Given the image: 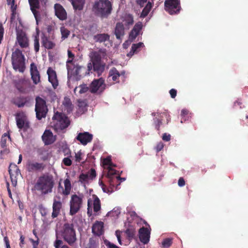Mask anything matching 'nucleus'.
Returning <instances> with one entry per match:
<instances>
[{
	"mask_svg": "<svg viewBox=\"0 0 248 248\" xmlns=\"http://www.w3.org/2000/svg\"><path fill=\"white\" fill-rule=\"evenodd\" d=\"M55 183L51 175H43L39 177L35 185V189L42 194H47L52 192Z\"/></svg>",
	"mask_w": 248,
	"mask_h": 248,
	"instance_id": "nucleus-1",
	"label": "nucleus"
},
{
	"mask_svg": "<svg viewBox=\"0 0 248 248\" xmlns=\"http://www.w3.org/2000/svg\"><path fill=\"white\" fill-rule=\"evenodd\" d=\"M112 4L108 0H99L94 2L93 11L96 16L107 17L111 13Z\"/></svg>",
	"mask_w": 248,
	"mask_h": 248,
	"instance_id": "nucleus-2",
	"label": "nucleus"
},
{
	"mask_svg": "<svg viewBox=\"0 0 248 248\" xmlns=\"http://www.w3.org/2000/svg\"><path fill=\"white\" fill-rule=\"evenodd\" d=\"M11 63L14 70L20 73H24L26 69L25 57L22 51L19 48H16L13 51Z\"/></svg>",
	"mask_w": 248,
	"mask_h": 248,
	"instance_id": "nucleus-3",
	"label": "nucleus"
},
{
	"mask_svg": "<svg viewBox=\"0 0 248 248\" xmlns=\"http://www.w3.org/2000/svg\"><path fill=\"white\" fill-rule=\"evenodd\" d=\"M63 240L70 246H73L77 241L76 232L73 223H64L61 231Z\"/></svg>",
	"mask_w": 248,
	"mask_h": 248,
	"instance_id": "nucleus-4",
	"label": "nucleus"
},
{
	"mask_svg": "<svg viewBox=\"0 0 248 248\" xmlns=\"http://www.w3.org/2000/svg\"><path fill=\"white\" fill-rule=\"evenodd\" d=\"M53 122L51 124L54 130L60 132L66 128L70 124V122L68 118L61 113L56 112L52 118Z\"/></svg>",
	"mask_w": 248,
	"mask_h": 248,
	"instance_id": "nucleus-5",
	"label": "nucleus"
},
{
	"mask_svg": "<svg viewBox=\"0 0 248 248\" xmlns=\"http://www.w3.org/2000/svg\"><path fill=\"white\" fill-rule=\"evenodd\" d=\"M35 111L36 112V118L38 120H41L45 118L48 111L46 101L39 96L35 98Z\"/></svg>",
	"mask_w": 248,
	"mask_h": 248,
	"instance_id": "nucleus-6",
	"label": "nucleus"
},
{
	"mask_svg": "<svg viewBox=\"0 0 248 248\" xmlns=\"http://www.w3.org/2000/svg\"><path fill=\"white\" fill-rule=\"evenodd\" d=\"M83 197V195L73 194L71 196L69 211L71 216L75 215L80 210L82 207Z\"/></svg>",
	"mask_w": 248,
	"mask_h": 248,
	"instance_id": "nucleus-7",
	"label": "nucleus"
},
{
	"mask_svg": "<svg viewBox=\"0 0 248 248\" xmlns=\"http://www.w3.org/2000/svg\"><path fill=\"white\" fill-rule=\"evenodd\" d=\"M106 88L105 80L101 78L99 79H94L90 85V92L92 93H102Z\"/></svg>",
	"mask_w": 248,
	"mask_h": 248,
	"instance_id": "nucleus-8",
	"label": "nucleus"
},
{
	"mask_svg": "<svg viewBox=\"0 0 248 248\" xmlns=\"http://www.w3.org/2000/svg\"><path fill=\"white\" fill-rule=\"evenodd\" d=\"M8 171L12 185L16 186L17 184V177L21 174L20 170L16 164L11 163L9 166Z\"/></svg>",
	"mask_w": 248,
	"mask_h": 248,
	"instance_id": "nucleus-9",
	"label": "nucleus"
},
{
	"mask_svg": "<svg viewBox=\"0 0 248 248\" xmlns=\"http://www.w3.org/2000/svg\"><path fill=\"white\" fill-rule=\"evenodd\" d=\"M16 122L17 127L20 129H24L27 130L30 127V124L27 119L26 116L22 113H17L16 115Z\"/></svg>",
	"mask_w": 248,
	"mask_h": 248,
	"instance_id": "nucleus-10",
	"label": "nucleus"
},
{
	"mask_svg": "<svg viewBox=\"0 0 248 248\" xmlns=\"http://www.w3.org/2000/svg\"><path fill=\"white\" fill-rule=\"evenodd\" d=\"M107 56L106 49L100 48L98 51H93L90 54L91 61L93 62H102V59Z\"/></svg>",
	"mask_w": 248,
	"mask_h": 248,
	"instance_id": "nucleus-11",
	"label": "nucleus"
},
{
	"mask_svg": "<svg viewBox=\"0 0 248 248\" xmlns=\"http://www.w3.org/2000/svg\"><path fill=\"white\" fill-rule=\"evenodd\" d=\"M93 138V135L88 132L79 133L76 138V140L83 145H86L91 142Z\"/></svg>",
	"mask_w": 248,
	"mask_h": 248,
	"instance_id": "nucleus-12",
	"label": "nucleus"
},
{
	"mask_svg": "<svg viewBox=\"0 0 248 248\" xmlns=\"http://www.w3.org/2000/svg\"><path fill=\"white\" fill-rule=\"evenodd\" d=\"M16 40L20 46L22 48H27L29 46L28 38L26 33L21 31L18 32L16 35Z\"/></svg>",
	"mask_w": 248,
	"mask_h": 248,
	"instance_id": "nucleus-13",
	"label": "nucleus"
},
{
	"mask_svg": "<svg viewBox=\"0 0 248 248\" xmlns=\"http://www.w3.org/2000/svg\"><path fill=\"white\" fill-rule=\"evenodd\" d=\"M47 74L49 82L51 83L54 89H56L58 86L59 82L56 71L49 67L47 70Z\"/></svg>",
	"mask_w": 248,
	"mask_h": 248,
	"instance_id": "nucleus-14",
	"label": "nucleus"
},
{
	"mask_svg": "<svg viewBox=\"0 0 248 248\" xmlns=\"http://www.w3.org/2000/svg\"><path fill=\"white\" fill-rule=\"evenodd\" d=\"M142 27V23L141 22H138L135 24L129 34V40L130 42L134 41L139 35Z\"/></svg>",
	"mask_w": 248,
	"mask_h": 248,
	"instance_id": "nucleus-15",
	"label": "nucleus"
},
{
	"mask_svg": "<svg viewBox=\"0 0 248 248\" xmlns=\"http://www.w3.org/2000/svg\"><path fill=\"white\" fill-rule=\"evenodd\" d=\"M55 14L61 20H65L67 18V13L62 5L56 3L54 5Z\"/></svg>",
	"mask_w": 248,
	"mask_h": 248,
	"instance_id": "nucleus-16",
	"label": "nucleus"
},
{
	"mask_svg": "<svg viewBox=\"0 0 248 248\" xmlns=\"http://www.w3.org/2000/svg\"><path fill=\"white\" fill-rule=\"evenodd\" d=\"M31 78L33 82L37 84L40 82V75L36 64L32 62L30 65Z\"/></svg>",
	"mask_w": 248,
	"mask_h": 248,
	"instance_id": "nucleus-17",
	"label": "nucleus"
},
{
	"mask_svg": "<svg viewBox=\"0 0 248 248\" xmlns=\"http://www.w3.org/2000/svg\"><path fill=\"white\" fill-rule=\"evenodd\" d=\"M46 165L43 163L29 162L27 165V169L30 172L41 171L44 170Z\"/></svg>",
	"mask_w": 248,
	"mask_h": 248,
	"instance_id": "nucleus-18",
	"label": "nucleus"
},
{
	"mask_svg": "<svg viewBox=\"0 0 248 248\" xmlns=\"http://www.w3.org/2000/svg\"><path fill=\"white\" fill-rule=\"evenodd\" d=\"M139 233L140 241L144 244L148 243L150 239V231L147 228L143 227L139 230Z\"/></svg>",
	"mask_w": 248,
	"mask_h": 248,
	"instance_id": "nucleus-19",
	"label": "nucleus"
},
{
	"mask_svg": "<svg viewBox=\"0 0 248 248\" xmlns=\"http://www.w3.org/2000/svg\"><path fill=\"white\" fill-rule=\"evenodd\" d=\"M30 4L31 10L33 13L34 17L35 18L37 24L38 22V15L39 14V12L36 10L39 9L40 5L39 1L38 0H28Z\"/></svg>",
	"mask_w": 248,
	"mask_h": 248,
	"instance_id": "nucleus-20",
	"label": "nucleus"
},
{
	"mask_svg": "<svg viewBox=\"0 0 248 248\" xmlns=\"http://www.w3.org/2000/svg\"><path fill=\"white\" fill-rule=\"evenodd\" d=\"M62 207V203L60 201L54 199L52 205V213L51 217L53 218L57 217L61 213Z\"/></svg>",
	"mask_w": 248,
	"mask_h": 248,
	"instance_id": "nucleus-21",
	"label": "nucleus"
},
{
	"mask_svg": "<svg viewBox=\"0 0 248 248\" xmlns=\"http://www.w3.org/2000/svg\"><path fill=\"white\" fill-rule=\"evenodd\" d=\"M92 232L97 236H100L104 233V223L96 221L92 227Z\"/></svg>",
	"mask_w": 248,
	"mask_h": 248,
	"instance_id": "nucleus-22",
	"label": "nucleus"
},
{
	"mask_svg": "<svg viewBox=\"0 0 248 248\" xmlns=\"http://www.w3.org/2000/svg\"><path fill=\"white\" fill-rule=\"evenodd\" d=\"M41 43L42 46L47 49H53L56 46L55 43L45 35L41 37Z\"/></svg>",
	"mask_w": 248,
	"mask_h": 248,
	"instance_id": "nucleus-23",
	"label": "nucleus"
},
{
	"mask_svg": "<svg viewBox=\"0 0 248 248\" xmlns=\"http://www.w3.org/2000/svg\"><path fill=\"white\" fill-rule=\"evenodd\" d=\"M42 140L45 145H50L55 140L52 133L50 130H46L42 137Z\"/></svg>",
	"mask_w": 248,
	"mask_h": 248,
	"instance_id": "nucleus-24",
	"label": "nucleus"
},
{
	"mask_svg": "<svg viewBox=\"0 0 248 248\" xmlns=\"http://www.w3.org/2000/svg\"><path fill=\"white\" fill-rule=\"evenodd\" d=\"M114 34L118 40H121L124 35V24L121 22H118L116 24L114 30Z\"/></svg>",
	"mask_w": 248,
	"mask_h": 248,
	"instance_id": "nucleus-25",
	"label": "nucleus"
},
{
	"mask_svg": "<svg viewBox=\"0 0 248 248\" xmlns=\"http://www.w3.org/2000/svg\"><path fill=\"white\" fill-rule=\"evenodd\" d=\"M95 42L99 43H105L106 42L109 41L110 35L108 33H97L93 37Z\"/></svg>",
	"mask_w": 248,
	"mask_h": 248,
	"instance_id": "nucleus-26",
	"label": "nucleus"
},
{
	"mask_svg": "<svg viewBox=\"0 0 248 248\" xmlns=\"http://www.w3.org/2000/svg\"><path fill=\"white\" fill-rule=\"evenodd\" d=\"M93 71L100 76L105 70L106 64L104 62H93Z\"/></svg>",
	"mask_w": 248,
	"mask_h": 248,
	"instance_id": "nucleus-27",
	"label": "nucleus"
},
{
	"mask_svg": "<svg viewBox=\"0 0 248 248\" xmlns=\"http://www.w3.org/2000/svg\"><path fill=\"white\" fill-rule=\"evenodd\" d=\"M144 46L143 43L139 42L137 44H133L132 45L130 51L127 53V56L131 57L134 53H137L140 51V48Z\"/></svg>",
	"mask_w": 248,
	"mask_h": 248,
	"instance_id": "nucleus-28",
	"label": "nucleus"
},
{
	"mask_svg": "<svg viewBox=\"0 0 248 248\" xmlns=\"http://www.w3.org/2000/svg\"><path fill=\"white\" fill-rule=\"evenodd\" d=\"M121 75L119 72L115 67L112 68L109 71L108 78H111L112 80L114 82H119V77Z\"/></svg>",
	"mask_w": 248,
	"mask_h": 248,
	"instance_id": "nucleus-29",
	"label": "nucleus"
},
{
	"mask_svg": "<svg viewBox=\"0 0 248 248\" xmlns=\"http://www.w3.org/2000/svg\"><path fill=\"white\" fill-rule=\"evenodd\" d=\"M181 10L180 0H171V15L178 14Z\"/></svg>",
	"mask_w": 248,
	"mask_h": 248,
	"instance_id": "nucleus-30",
	"label": "nucleus"
},
{
	"mask_svg": "<svg viewBox=\"0 0 248 248\" xmlns=\"http://www.w3.org/2000/svg\"><path fill=\"white\" fill-rule=\"evenodd\" d=\"M64 189L63 190L62 194L65 196H67L70 194L72 188L70 178L68 175H67V178L64 181Z\"/></svg>",
	"mask_w": 248,
	"mask_h": 248,
	"instance_id": "nucleus-31",
	"label": "nucleus"
},
{
	"mask_svg": "<svg viewBox=\"0 0 248 248\" xmlns=\"http://www.w3.org/2000/svg\"><path fill=\"white\" fill-rule=\"evenodd\" d=\"M73 8L76 10L81 11L85 4V0H70Z\"/></svg>",
	"mask_w": 248,
	"mask_h": 248,
	"instance_id": "nucleus-32",
	"label": "nucleus"
},
{
	"mask_svg": "<svg viewBox=\"0 0 248 248\" xmlns=\"http://www.w3.org/2000/svg\"><path fill=\"white\" fill-rule=\"evenodd\" d=\"M62 104L65 108V109L66 110L67 112L70 113L72 111L73 106L69 98L67 97H64Z\"/></svg>",
	"mask_w": 248,
	"mask_h": 248,
	"instance_id": "nucleus-33",
	"label": "nucleus"
},
{
	"mask_svg": "<svg viewBox=\"0 0 248 248\" xmlns=\"http://www.w3.org/2000/svg\"><path fill=\"white\" fill-rule=\"evenodd\" d=\"M93 208L94 212H97L101 209V202L98 197L95 195H93Z\"/></svg>",
	"mask_w": 248,
	"mask_h": 248,
	"instance_id": "nucleus-34",
	"label": "nucleus"
},
{
	"mask_svg": "<svg viewBox=\"0 0 248 248\" xmlns=\"http://www.w3.org/2000/svg\"><path fill=\"white\" fill-rule=\"evenodd\" d=\"M98 243L96 241V240L93 238H90L89 242L87 244L85 248H98Z\"/></svg>",
	"mask_w": 248,
	"mask_h": 248,
	"instance_id": "nucleus-35",
	"label": "nucleus"
},
{
	"mask_svg": "<svg viewBox=\"0 0 248 248\" xmlns=\"http://www.w3.org/2000/svg\"><path fill=\"white\" fill-rule=\"evenodd\" d=\"M190 113H189V111L186 108H184L181 110V123H183V122L186 121V120H188L189 117H190Z\"/></svg>",
	"mask_w": 248,
	"mask_h": 248,
	"instance_id": "nucleus-36",
	"label": "nucleus"
},
{
	"mask_svg": "<svg viewBox=\"0 0 248 248\" xmlns=\"http://www.w3.org/2000/svg\"><path fill=\"white\" fill-rule=\"evenodd\" d=\"M79 89V93L80 94L86 93L89 90L90 91V87H88L86 84H82L79 85L78 87H77L74 89V92Z\"/></svg>",
	"mask_w": 248,
	"mask_h": 248,
	"instance_id": "nucleus-37",
	"label": "nucleus"
},
{
	"mask_svg": "<svg viewBox=\"0 0 248 248\" xmlns=\"http://www.w3.org/2000/svg\"><path fill=\"white\" fill-rule=\"evenodd\" d=\"M63 241L62 240L56 239L54 243L55 248H69L67 245H62Z\"/></svg>",
	"mask_w": 248,
	"mask_h": 248,
	"instance_id": "nucleus-38",
	"label": "nucleus"
},
{
	"mask_svg": "<svg viewBox=\"0 0 248 248\" xmlns=\"http://www.w3.org/2000/svg\"><path fill=\"white\" fill-rule=\"evenodd\" d=\"M7 137H8L9 139H11L10 135L9 134L5 133L2 136V137L1 138L0 144L1 147L2 148L5 147L6 146Z\"/></svg>",
	"mask_w": 248,
	"mask_h": 248,
	"instance_id": "nucleus-39",
	"label": "nucleus"
},
{
	"mask_svg": "<svg viewBox=\"0 0 248 248\" xmlns=\"http://www.w3.org/2000/svg\"><path fill=\"white\" fill-rule=\"evenodd\" d=\"M108 172L107 174V177L108 178H116V176H115V175L117 173V171L110 167H108Z\"/></svg>",
	"mask_w": 248,
	"mask_h": 248,
	"instance_id": "nucleus-40",
	"label": "nucleus"
},
{
	"mask_svg": "<svg viewBox=\"0 0 248 248\" xmlns=\"http://www.w3.org/2000/svg\"><path fill=\"white\" fill-rule=\"evenodd\" d=\"M26 102L27 101L24 98H20L16 99L14 102V104L18 108H22L25 106Z\"/></svg>",
	"mask_w": 248,
	"mask_h": 248,
	"instance_id": "nucleus-41",
	"label": "nucleus"
},
{
	"mask_svg": "<svg viewBox=\"0 0 248 248\" xmlns=\"http://www.w3.org/2000/svg\"><path fill=\"white\" fill-rule=\"evenodd\" d=\"M126 26L131 25L134 23V19L133 16L130 14L125 15L124 19Z\"/></svg>",
	"mask_w": 248,
	"mask_h": 248,
	"instance_id": "nucleus-42",
	"label": "nucleus"
},
{
	"mask_svg": "<svg viewBox=\"0 0 248 248\" xmlns=\"http://www.w3.org/2000/svg\"><path fill=\"white\" fill-rule=\"evenodd\" d=\"M39 38L38 34H36L34 38V49L36 52H38L39 50Z\"/></svg>",
	"mask_w": 248,
	"mask_h": 248,
	"instance_id": "nucleus-43",
	"label": "nucleus"
},
{
	"mask_svg": "<svg viewBox=\"0 0 248 248\" xmlns=\"http://www.w3.org/2000/svg\"><path fill=\"white\" fill-rule=\"evenodd\" d=\"M24 80L22 79H20L17 82L15 83L16 87L20 92H22L24 91V88L22 86Z\"/></svg>",
	"mask_w": 248,
	"mask_h": 248,
	"instance_id": "nucleus-44",
	"label": "nucleus"
},
{
	"mask_svg": "<svg viewBox=\"0 0 248 248\" xmlns=\"http://www.w3.org/2000/svg\"><path fill=\"white\" fill-rule=\"evenodd\" d=\"M89 179V175L88 174L81 173L79 176V181L81 183L87 182Z\"/></svg>",
	"mask_w": 248,
	"mask_h": 248,
	"instance_id": "nucleus-45",
	"label": "nucleus"
},
{
	"mask_svg": "<svg viewBox=\"0 0 248 248\" xmlns=\"http://www.w3.org/2000/svg\"><path fill=\"white\" fill-rule=\"evenodd\" d=\"M109 183V188L110 189V192H112L114 190L115 181H117L116 178H108Z\"/></svg>",
	"mask_w": 248,
	"mask_h": 248,
	"instance_id": "nucleus-46",
	"label": "nucleus"
},
{
	"mask_svg": "<svg viewBox=\"0 0 248 248\" xmlns=\"http://www.w3.org/2000/svg\"><path fill=\"white\" fill-rule=\"evenodd\" d=\"M170 246V238L165 239L162 242L161 247L163 248H169Z\"/></svg>",
	"mask_w": 248,
	"mask_h": 248,
	"instance_id": "nucleus-47",
	"label": "nucleus"
},
{
	"mask_svg": "<svg viewBox=\"0 0 248 248\" xmlns=\"http://www.w3.org/2000/svg\"><path fill=\"white\" fill-rule=\"evenodd\" d=\"M61 31L62 33V38L63 39L66 38L70 34V31L65 28H61Z\"/></svg>",
	"mask_w": 248,
	"mask_h": 248,
	"instance_id": "nucleus-48",
	"label": "nucleus"
},
{
	"mask_svg": "<svg viewBox=\"0 0 248 248\" xmlns=\"http://www.w3.org/2000/svg\"><path fill=\"white\" fill-rule=\"evenodd\" d=\"M39 210L43 217H46V216L47 214V209L43 205H40L39 206Z\"/></svg>",
	"mask_w": 248,
	"mask_h": 248,
	"instance_id": "nucleus-49",
	"label": "nucleus"
},
{
	"mask_svg": "<svg viewBox=\"0 0 248 248\" xmlns=\"http://www.w3.org/2000/svg\"><path fill=\"white\" fill-rule=\"evenodd\" d=\"M125 233L129 238H133L135 234V231L132 228L127 229Z\"/></svg>",
	"mask_w": 248,
	"mask_h": 248,
	"instance_id": "nucleus-50",
	"label": "nucleus"
},
{
	"mask_svg": "<svg viewBox=\"0 0 248 248\" xmlns=\"http://www.w3.org/2000/svg\"><path fill=\"white\" fill-rule=\"evenodd\" d=\"M73 59H69L67 60L66 62V67L68 72L72 70V67L69 64L74 66V63L73 62Z\"/></svg>",
	"mask_w": 248,
	"mask_h": 248,
	"instance_id": "nucleus-51",
	"label": "nucleus"
},
{
	"mask_svg": "<svg viewBox=\"0 0 248 248\" xmlns=\"http://www.w3.org/2000/svg\"><path fill=\"white\" fill-rule=\"evenodd\" d=\"M103 164L104 166H108V167H110L111 164H112L110 157H107L104 158L103 161Z\"/></svg>",
	"mask_w": 248,
	"mask_h": 248,
	"instance_id": "nucleus-52",
	"label": "nucleus"
},
{
	"mask_svg": "<svg viewBox=\"0 0 248 248\" xmlns=\"http://www.w3.org/2000/svg\"><path fill=\"white\" fill-rule=\"evenodd\" d=\"M164 5L165 10L170 14V0H166Z\"/></svg>",
	"mask_w": 248,
	"mask_h": 248,
	"instance_id": "nucleus-53",
	"label": "nucleus"
},
{
	"mask_svg": "<svg viewBox=\"0 0 248 248\" xmlns=\"http://www.w3.org/2000/svg\"><path fill=\"white\" fill-rule=\"evenodd\" d=\"M4 29L2 23L0 22V44L3 40Z\"/></svg>",
	"mask_w": 248,
	"mask_h": 248,
	"instance_id": "nucleus-54",
	"label": "nucleus"
},
{
	"mask_svg": "<svg viewBox=\"0 0 248 248\" xmlns=\"http://www.w3.org/2000/svg\"><path fill=\"white\" fill-rule=\"evenodd\" d=\"M100 185L101 186V187L102 188L103 191L104 192L107 193H111L110 192V189L109 188L107 187L102 182H101L100 183Z\"/></svg>",
	"mask_w": 248,
	"mask_h": 248,
	"instance_id": "nucleus-55",
	"label": "nucleus"
},
{
	"mask_svg": "<svg viewBox=\"0 0 248 248\" xmlns=\"http://www.w3.org/2000/svg\"><path fill=\"white\" fill-rule=\"evenodd\" d=\"M81 68V67L78 65H74L73 68H72V70L70 71V72H72V71H74L73 72L74 74L76 75H78L79 74V70Z\"/></svg>",
	"mask_w": 248,
	"mask_h": 248,
	"instance_id": "nucleus-56",
	"label": "nucleus"
},
{
	"mask_svg": "<svg viewBox=\"0 0 248 248\" xmlns=\"http://www.w3.org/2000/svg\"><path fill=\"white\" fill-rule=\"evenodd\" d=\"M30 241L31 242L33 248H37L39 243V238H36V240H34L32 238H30Z\"/></svg>",
	"mask_w": 248,
	"mask_h": 248,
	"instance_id": "nucleus-57",
	"label": "nucleus"
},
{
	"mask_svg": "<svg viewBox=\"0 0 248 248\" xmlns=\"http://www.w3.org/2000/svg\"><path fill=\"white\" fill-rule=\"evenodd\" d=\"M164 145L163 144V143L161 141L158 142L157 145H156V146L155 147V149L156 151V152H159V151H160L164 147Z\"/></svg>",
	"mask_w": 248,
	"mask_h": 248,
	"instance_id": "nucleus-58",
	"label": "nucleus"
},
{
	"mask_svg": "<svg viewBox=\"0 0 248 248\" xmlns=\"http://www.w3.org/2000/svg\"><path fill=\"white\" fill-rule=\"evenodd\" d=\"M82 155V153H81V151H79L75 154V158H76V161L77 162H80V161L82 160V158H81Z\"/></svg>",
	"mask_w": 248,
	"mask_h": 248,
	"instance_id": "nucleus-59",
	"label": "nucleus"
},
{
	"mask_svg": "<svg viewBox=\"0 0 248 248\" xmlns=\"http://www.w3.org/2000/svg\"><path fill=\"white\" fill-rule=\"evenodd\" d=\"M93 62H89L87 64V71L88 72H86V74L89 75L90 73H92L93 72Z\"/></svg>",
	"mask_w": 248,
	"mask_h": 248,
	"instance_id": "nucleus-60",
	"label": "nucleus"
},
{
	"mask_svg": "<svg viewBox=\"0 0 248 248\" xmlns=\"http://www.w3.org/2000/svg\"><path fill=\"white\" fill-rule=\"evenodd\" d=\"M62 162L66 166H70L72 164V161L69 157L64 158Z\"/></svg>",
	"mask_w": 248,
	"mask_h": 248,
	"instance_id": "nucleus-61",
	"label": "nucleus"
},
{
	"mask_svg": "<svg viewBox=\"0 0 248 248\" xmlns=\"http://www.w3.org/2000/svg\"><path fill=\"white\" fill-rule=\"evenodd\" d=\"M89 178L90 177L91 179H93L96 177V171L94 169H91L89 172Z\"/></svg>",
	"mask_w": 248,
	"mask_h": 248,
	"instance_id": "nucleus-62",
	"label": "nucleus"
},
{
	"mask_svg": "<svg viewBox=\"0 0 248 248\" xmlns=\"http://www.w3.org/2000/svg\"><path fill=\"white\" fill-rule=\"evenodd\" d=\"M150 11V7L148 9V6H145L142 11L141 16L143 17L147 16Z\"/></svg>",
	"mask_w": 248,
	"mask_h": 248,
	"instance_id": "nucleus-63",
	"label": "nucleus"
},
{
	"mask_svg": "<svg viewBox=\"0 0 248 248\" xmlns=\"http://www.w3.org/2000/svg\"><path fill=\"white\" fill-rule=\"evenodd\" d=\"M106 245L108 248H119L118 246L115 245V244L111 243L110 242H108L106 243Z\"/></svg>",
	"mask_w": 248,
	"mask_h": 248,
	"instance_id": "nucleus-64",
	"label": "nucleus"
}]
</instances>
